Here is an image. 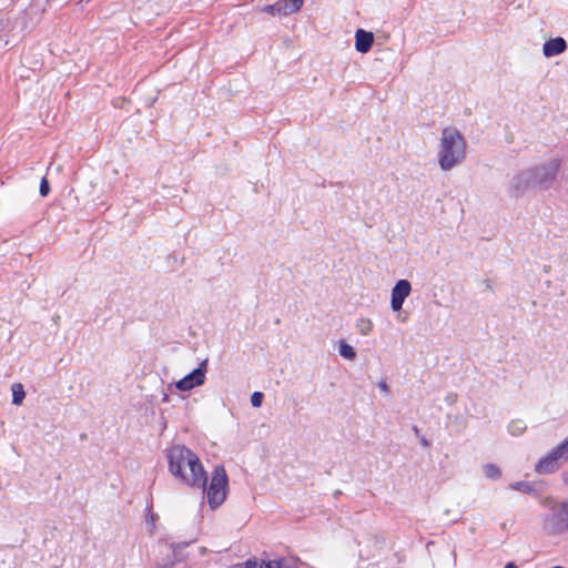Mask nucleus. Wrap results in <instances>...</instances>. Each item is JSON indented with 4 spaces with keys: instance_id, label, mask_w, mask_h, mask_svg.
I'll return each mask as SVG.
<instances>
[{
    "instance_id": "25",
    "label": "nucleus",
    "mask_w": 568,
    "mask_h": 568,
    "mask_svg": "<svg viewBox=\"0 0 568 568\" xmlns=\"http://www.w3.org/2000/svg\"><path fill=\"white\" fill-rule=\"evenodd\" d=\"M377 386L381 389V392H383L384 394L387 395L389 393V386L385 379L379 381Z\"/></svg>"
},
{
    "instance_id": "27",
    "label": "nucleus",
    "mask_w": 568,
    "mask_h": 568,
    "mask_svg": "<svg viewBox=\"0 0 568 568\" xmlns=\"http://www.w3.org/2000/svg\"><path fill=\"white\" fill-rule=\"evenodd\" d=\"M504 568H517L514 562H507Z\"/></svg>"
},
{
    "instance_id": "6",
    "label": "nucleus",
    "mask_w": 568,
    "mask_h": 568,
    "mask_svg": "<svg viewBox=\"0 0 568 568\" xmlns=\"http://www.w3.org/2000/svg\"><path fill=\"white\" fill-rule=\"evenodd\" d=\"M546 528L551 535H562L568 531L567 503H561L557 510L547 516Z\"/></svg>"
},
{
    "instance_id": "18",
    "label": "nucleus",
    "mask_w": 568,
    "mask_h": 568,
    "mask_svg": "<svg viewBox=\"0 0 568 568\" xmlns=\"http://www.w3.org/2000/svg\"><path fill=\"white\" fill-rule=\"evenodd\" d=\"M513 490H518L524 494H532L535 491L534 486L529 481H515L510 484Z\"/></svg>"
},
{
    "instance_id": "2",
    "label": "nucleus",
    "mask_w": 568,
    "mask_h": 568,
    "mask_svg": "<svg viewBox=\"0 0 568 568\" xmlns=\"http://www.w3.org/2000/svg\"><path fill=\"white\" fill-rule=\"evenodd\" d=\"M438 163L443 171H449L459 164L466 154V141L455 128H445L442 131Z\"/></svg>"
},
{
    "instance_id": "15",
    "label": "nucleus",
    "mask_w": 568,
    "mask_h": 568,
    "mask_svg": "<svg viewBox=\"0 0 568 568\" xmlns=\"http://www.w3.org/2000/svg\"><path fill=\"white\" fill-rule=\"evenodd\" d=\"M26 397V392L22 384L17 383L12 385V404L21 405Z\"/></svg>"
},
{
    "instance_id": "33",
    "label": "nucleus",
    "mask_w": 568,
    "mask_h": 568,
    "mask_svg": "<svg viewBox=\"0 0 568 568\" xmlns=\"http://www.w3.org/2000/svg\"><path fill=\"white\" fill-rule=\"evenodd\" d=\"M447 399H449L450 402H454V398L450 396H447Z\"/></svg>"
},
{
    "instance_id": "28",
    "label": "nucleus",
    "mask_w": 568,
    "mask_h": 568,
    "mask_svg": "<svg viewBox=\"0 0 568 568\" xmlns=\"http://www.w3.org/2000/svg\"><path fill=\"white\" fill-rule=\"evenodd\" d=\"M162 402L163 403H168L169 402V395L168 394H163Z\"/></svg>"
},
{
    "instance_id": "13",
    "label": "nucleus",
    "mask_w": 568,
    "mask_h": 568,
    "mask_svg": "<svg viewBox=\"0 0 568 568\" xmlns=\"http://www.w3.org/2000/svg\"><path fill=\"white\" fill-rule=\"evenodd\" d=\"M374 42V36L369 31L358 29L355 32V49L361 53H366L371 50Z\"/></svg>"
},
{
    "instance_id": "24",
    "label": "nucleus",
    "mask_w": 568,
    "mask_h": 568,
    "mask_svg": "<svg viewBox=\"0 0 568 568\" xmlns=\"http://www.w3.org/2000/svg\"><path fill=\"white\" fill-rule=\"evenodd\" d=\"M39 192L41 196H47L50 192V185L45 178L41 180Z\"/></svg>"
},
{
    "instance_id": "16",
    "label": "nucleus",
    "mask_w": 568,
    "mask_h": 568,
    "mask_svg": "<svg viewBox=\"0 0 568 568\" xmlns=\"http://www.w3.org/2000/svg\"><path fill=\"white\" fill-rule=\"evenodd\" d=\"M339 355L346 359L353 361L356 357V352L353 346L342 341L338 347Z\"/></svg>"
},
{
    "instance_id": "20",
    "label": "nucleus",
    "mask_w": 568,
    "mask_h": 568,
    "mask_svg": "<svg viewBox=\"0 0 568 568\" xmlns=\"http://www.w3.org/2000/svg\"><path fill=\"white\" fill-rule=\"evenodd\" d=\"M266 568H294L292 565H290L286 560L280 559V560H270L265 562Z\"/></svg>"
},
{
    "instance_id": "11",
    "label": "nucleus",
    "mask_w": 568,
    "mask_h": 568,
    "mask_svg": "<svg viewBox=\"0 0 568 568\" xmlns=\"http://www.w3.org/2000/svg\"><path fill=\"white\" fill-rule=\"evenodd\" d=\"M567 50V42L564 38L557 37L547 40L542 45V54L546 58H552L564 53Z\"/></svg>"
},
{
    "instance_id": "29",
    "label": "nucleus",
    "mask_w": 568,
    "mask_h": 568,
    "mask_svg": "<svg viewBox=\"0 0 568 568\" xmlns=\"http://www.w3.org/2000/svg\"><path fill=\"white\" fill-rule=\"evenodd\" d=\"M413 430H414V433H415L417 436L419 435V429H418V427H417V426H414V427H413Z\"/></svg>"
},
{
    "instance_id": "31",
    "label": "nucleus",
    "mask_w": 568,
    "mask_h": 568,
    "mask_svg": "<svg viewBox=\"0 0 568 568\" xmlns=\"http://www.w3.org/2000/svg\"><path fill=\"white\" fill-rule=\"evenodd\" d=\"M486 286L488 290H491V285L489 284V282L486 283Z\"/></svg>"
},
{
    "instance_id": "17",
    "label": "nucleus",
    "mask_w": 568,
    "mask_h": 568,
    "mask_svg": "<svg viewBox=\"0 0 568 568\" xmlns=\"http://www.w3.org/2000/svg\"><path fill=\"white\" fill-rule=\"evenodd\" d=\"M484 474L489 479H498L501 476L499 467L495 464H486L483 467Z\"/></svg>"
},
{
    "instance_id": "32",
    "label": "nucleus",
    "mask_w": 568,
    "mask_h": 568,
    "mask_svg": "<svg viewBox=\"0 0 568 568\" xmlns=\"http://www.w3.org/2000/svg\"><path fill=\"white\" fill-rule=\"evenodd\" d=\"M447 399H449L450 402H454V398L450 396H447Z\"/></svg>"
},
{
    "instance_id": "23",
    "label": "nucleus",
    "mask_w": 568,
    "mask_h": 568,
    "mask_svg": "<svg viewBox=\"0 0 568 568\" xmlns=\"http://www.w3.org/2000/svg\"><path fill=\"white\" fill-rule=\"evenodd\" d=\"M242 568H266L265 562H258L256 559H248L242 564Z\"/></svg>"
},
{
    "instance_id": "26",
    "label": "nucleus",
    "mask_w": 568,
    "mask_h": 568,
    "mask_svg": "<svg viewBox=\"0 0 568 568\" xmlns=\"http://www.w3.org/2000/svg\"><path fill=\"white\" fill-rule=\"evenodd\" d=\"M420 444L423 447H429V442L423 436L420 437Z\"/></svg>"
},
{
    "instance_id": "3",
    "label": "nucleus",
    "mask_w": 568,
    "mask_h": 568,
    "mask_svg": "<svg viewBox=\"0 0 568 568\" xmlns=\"http://www.w3.org/2000/svg\"><path fill=\"white\" fill-rule=\"evenodd\" d=\"M227 491L229 477L225 468L219 465L214 467L210 485H205V491L202 490V494L206 496L210 508L216 509L225 501Z\"/></svg>"
},
{
    "instance_id": "34",
    "label": "nucleus",
    "mask_w": 568,
    "mask_h": 568,
    "mask_svg": "<svg viewBox=\"0 0 568 568\" xmlns=\"http://www.w3.org/2000/svg\"><path fill=\"white\" fill-rule=\"evenodd\" d=\"M447 399H449L450 402H454V398L450 396H447Z\"/></svg>"
},
{
    "instance_id": "10",
    "label": "nucleus",
    "mask_w": 568,
    "mask_h": 568,
    "mask_svg": "<svg viewBox=\"0 0 568 568\" xmlns=\"http://www.w3.org/2000/svg\"><path fill=\"white\" fill-rule=\"evenodd\" d=\"M412 292V285L407 280H399L395 283L390 294V308L394 312H399L403 307L405 300Z\"/></svg>"
},
{
    "instance_id": "12",
    "label": "nucleus",
    "mask_w": 568,
    "mask_h": 568,
    "mask_svg": "<svg viewBox=\"0 0 568 568\" xmlns=\"http://www.w3.org/2000/svg\"><path fill=\"white\" fill-rule=\"evenodd\" d=\"M190 542H172L170 544V548L172 550L171 555L166 558H163L161 561H158L155 568H172L176 562L181 559L178 557L179 551L187 547Z\"/></svg>"
},
{
    "instance_id": "9",
    "label": "nucleus",
    "mask_w": 568,
    "mask_h": 568,
    "mask_svg": "<svg viewBox=\"0 0 568 568\" xmlns=\"http://www.w3.org/2000/svg\"><path fill=\"white\" fill-rule=\"evenodd\" d=\"M303 6V0H277L272 4L260 7L258 10L271 16H287L297 12Z\"/></svg>"
},
{
    "instance_id": "1",
    "label": "nucleus",
    "mask_w": 568,
    "mask_h": 568,
    "mask_svg": "<svg viewBox=\"0 0 568 568\" xmlns=\"http://www.w3.org/2000/svg\"><path fill=\"white\" fill-rule=\"evenodd\" d=\"M169 470L183 484L205 491L207 474L204 467L190 448L183 445L172 446L168 452Z\"/></svg>"
},
{
    "instance_id": "30",
    "label": "nucleus",
    "mask_w": 568,
    "mask_h": 568,
    "mask_svg": "<svg viewBox=\"0 0 568 568\" xmlns=\"http://www.w3.org/2000/svg\"><path fill=\"white\" fill-rule=\"evenodd\" d=\"M91 0H80V3H88L90 2Z\"/></svg>"
},
{
    "instance_id": "7",
    "label": "nucleus",
    "mask_w": 568,
    "mask_h": 568,
    "mask_svg": "<svg viewBox=\"0 0 568 568\" xmlns=\"http://www.w3.org/2000/svg\"><path fill=\"white\" fill-rule=\"evenodd\" d=\"M206 372L207 359H204L199 364V367L178 381L174 386L181 392H187L194 387L201 386L205 382Z\"/></svg>"
},
{
    "instance_id": "14",
    "label": "nucleus",
    "mask_w": 568,
    "mask_h": 568,
    "mask_svg": "<svg viewBox=\"0 0 568 568\" xmlns=\"http://www.w3.org/2000/svg\"><path fill=\"white\" fill-rule=\"evenodd\" d=\"M356 328L363 336H367L373 331V322L369 318L361 317L356 322Z\"/></svg>"
},
{
    "instance_id": "19",
    "label": "nucleus",
    "mask_w": 568,
    "mask_h": 568,
    "mask_svg": "<svg viewBox=\"0 0 568 568\" xmlns=\"http://www.w3.org/2000/svg\"><path fill=\"white\" fill-rule=\"evenodd\" d=\"M508 430L514 436H519L526 430V425L523 420H513L508 425Z\"/></svg>"
},
{
    "instance_id": "5",
    "label": "nucleus",
    "mask_w": 568,
    "mask_h": 568,
    "mask_svg": "<svg viewBox=\"0 0 568 568\" xmlns=\"http://www.w3.org/2000/svg\"><path fill=\"white\" fill-rule=\"evenodd\" d=\"M560 458H568V437L538 460L535 471L539 475L555 473L559 468Z\"/></svg>"
},
{
    "instance_id": "8",
    "label": "nucleus",
    "mask_w": 568,
    "mask_h": 568,
    "mask_svg": "<svg viewBox=\"0 0 568 568\" xmlns=\"http://www.w3.org/2000/svg\"><path fill=\"white\" fill-rule=\"evenodd\" d=\"M535 186L536 184L529 169L523 170L513 176L508 190L509 195L517 199Z\"/></svg>"
},
{
    "instance_id": "4",
    "label": "nucleus",
    "mask_w": 568,
    "mask_h": 568,
    "mask_svg": "<svg viewBox=\"0 0 568 568\" xmlns=\"http://www.w3.org/2000/svg\"><path fill=\"white\" fill-rule=\"evenodd\" d=\"M561 166L560 158H552L547 163L529 168L536 186L548 189L556 180Z\"/></svg>"
},
{
    "instance_id": "22",
    "label": "nucleus",
    "mask_w": 568,
    "mask_h": 568,
    "mask_svg": "<svg viewBox=\"0 0 568 568\" xmlns=\"http://www.w3.org/2000/svg\"><path fill=\"white\" fill-rule=\"evenodd\" d=\"M263 393L261 392H254L251 396V404L253 407H260L262 405V402H263Z\"/></svg>"
},
{
    "instance_id": "21",
    "label": "nucleus",
    "mask_w": 568,
    "mask_h": 568,
    "mask_svg": "<svg viewBox=\"0 0 568 568\" xmlns=\"http://www.w3.org/2000/svg\"><path fill=\"white\" fill-rule=\"evenodd\" d=\"M146 511V521L152 525V529L155 526V520L158 519V515L152 513V504H148L145 507Z\"/></svg>"
}]
</instances>
